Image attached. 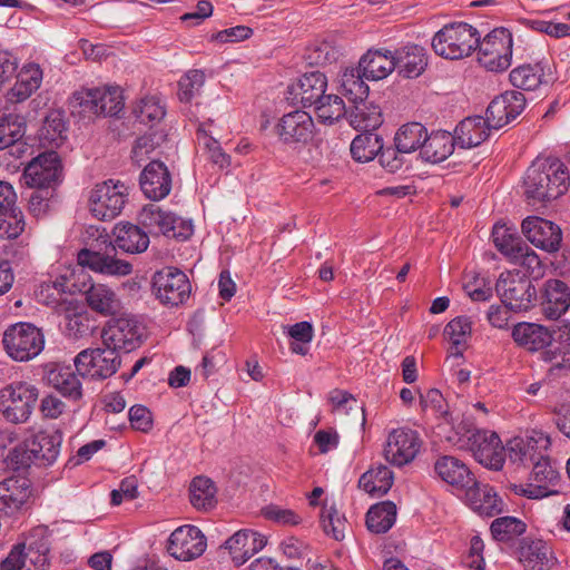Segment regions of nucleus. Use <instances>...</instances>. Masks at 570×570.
I'll return each instance as SVG.
<instances>
[{
  "label": "nucleus",
  "instance_id": "nucleus-1",
  "mask_svg": "<svg viewBox=\"0 0 570 570\" xmlns=\"http://www.w3.org/2000/svg\"><path fill=\"white\" fill-rule=\"evenodd\" d=\"M570 186V174L556 157H538L523 178L524 196L531 206H546L564 195Z\"/></svg>",
  "mask_w": 570,
  "mask_h": 570
},
{
  "label": "nucleus",
  "instance_id": "nucleus-2",
  "mask_svg": "<svg viewBox=\"0 0 570 570\" xmlns=\"http://www.w3.org/2000/svg\"><path fill=\"white\" fill-rule=\"evenodd\" d=\"M448 441L459 449L471 451L474 459L488 469L499 471L503 468L505 448L493 431L459 426L453 436H448Z\"/></svg>",
  "mask_w": 570,
  "mask_h": 570
},
{
  "label": "nucleus",
  "instance_id": "nucleus-3",
  "mask_svg": "<svg viewBox=\"0 0 570 570\" xmlns=\"http://www.w3.org/2000/svg\"><path fill=\"white\" fill-rule=\"evenodd\" d=\"M479 45V31L465 22H452L439 30L432 39L434 52L456 60L470 56Z\"/></svg>",
  "mask_w": 570,
  "mask_h": 570
},
{
  "label": "nucleus",
  "instance_id": "nucleus-4",
  "mask_svg": "<svg viewBox=\"0 0 570 570\" xmlns=\"http://www.w3.org/2000/svg\"><path fill=\"white\" fill-rule=\"evenodd\" d=\"M2 343L11 360L28 362L37 357L45 348V336L41 330L33 324L19 322L4 331Z\"/></svg>",
  "mask_w": 570,
  "mask_h": 570
},
{
  "label": "nucleus",
  "instance_id": "nucleus-5",
  "mask_svg": "<svg viewBox=\"0 0 570 570\" xmlns=\"http://www.w3.org/2000/svg\"><path fill=\"white\" fill-rule=\"evenodd\" d=\"M39 397L38 389L28 382L18 381L0 390V413L7 422H27Z\"/></svg>",
  "mask_w": 570,
  "mask_h": 570
},
{
  "label": "nucleus",
  "instance_id": "nucleus-6",
  "mask_svg": "<svg viewBox=\"0 0 570 570\" xmlns=\"http://www.w3.org/2000/svg\"><path fill=\"white\" fill-rule=\"evenodd\" d=\"M478 60L489 71L507 70L512 59V36L504 28H497L482 40L479 36Z\"/></svg>",
  "mask_w": 570,
  "mask_h": 570
},
{
  "label": "nucleus",
  "instance_id": "nucleus-7",
  "mask_svg": "<svg viewBox=\"0 0 570 570\" xmlns=\"http://www.w3.org/2000/svg\"><path fill=\"white\" fill-rule=\"evenodd\" d=\"M127 197V186L119 180L109 179L97 184L90 191L89 209L96 218L111 220L121 214Z\"/></svg>",
  "mask_w": 570,
  "mask_h": 570
},
{
  "label": "nucleus",
  "instance_id": "nucleus-8",
  "mask_svg": "<svg viewBox=\"0 0 570 570\" xmlns=\"http://www.w3.org/2000/svg\"><path fill=\"white\" fill-rule=\"evenodd\" d=\"M153 292L161 305L177 307L189 298L191 285L184 272L168 266L154 274Z\"/></svg>",
  "mask_w": 570,
  "mask_h": 570
},
{
  "label": "nucleus",
  "instance_id": "nucleus-9",
  "mask_svg": "<svg viewBox=\"0 0 570 570\" xmlns=\"http://www.w3.org/2000/svg\"><path fill=\"white\" fill-rule=\"evenodd\" d=\"M138 219L151 234H161L179 239H187L193 235L190 220L184 219L155 204L145 206Z\"/></svg>",
  "mask_w": 570,
  "mask_h": 570
},
{
  "label": "nucleus",
  "instance_id": "nucleus-10",
  "mask_svg": "<svg viewBox=\"0 0 570 570\" xmlns=\"http://www.w3.org/2000/svg\"><path fill=\"white\" fill-rule=\"evenodd\" d=\"M497 292L505 307L513 312L528 311L537 297L531 281L520 271L502 273L497 282Z\"/></svg>",
  "mask_w": 570,
  "mask_h": 570
},
{
  "label": "nucleus",
  "instance_id": "nucleus-11",
  "mask_svg": "<svg viewBox=\"0 0 570 570\" xmlns=\"http://www.w3.org/2000/svg\"><path fill=\"white\" fill-rule=\"evenodd\" d=\"M82 377L104 380L114 375L121 364L119 354L111 347L82 350L73 360Z\"/></svg>",
  "mask_w": 570,
  "mask_h": 570
},
{
  "label": "nucleus",
  "instance_id": "nucleus-12",
  "mask_svg": "<svg viewBox=\"0 0 570 570\" xmlns=\"http://www.w3.org/2000/svg\"><path fill=\"white\" fill-rule=\"evenodd\" d=\"M422 444L417 431L407 426L393 429L386 438L383 454L389 463L403 466L416 458Z\"/></svg>",
  "mask_w": 570,
  "mask_h": 570
},
{
  "label": "nucleus",
  "instance_id": "nucleus-13",
  "mask_svg": "<svg viewBox=\"0 0 570 570\" xmlns=\"http://www.w3.org/2000/svg\"><path fill=\"white\" fill-rule=\"evenodd\" d=\"M532 464L530 482L515 485L514 492L529 499H542L557 493L554 487L559 481V472L551 460L542 452Z\"/></svg>",
  "mask_w": 570,
  "mask_h": 570
},
{
  "label": "nucleus",
  "instance_id": "nucleus-14",
  "mask_svg": "<svg viewBox=\"0 0 570 570\" xmlns=\"http://www.w3.org/2000/svg\"><path fill=\"white\" fill-rule=\"evenodd\" d=\"M33 489L29 479L11 476L0 482V513L16 518L30 508Z\"/></svg>",
  "mask_w": 570,
  "mask_h": 570
},
{
  "label": "nucleus",
  "instance_id": "nucleus-15",
  "mask_svg": "<svg viewBox=\"0 0 570 570\" xmlns=\"http://www.w3.org/2000/svg\"><path fill=\"white\" fill-rule=\"evenodd\" d=\"M142 331L134 317H119L110 320L101 332V340L106 347L117 353H129L140 345Z\"/></svg>",
  "mask_w": 570,
  "mask_h": 570
},
{
  "label": "nucleus",
  "instance_id": "nucleus-16",
  "mask_svg": "<svg viewBox=\"0 0 570 570\" xmlns=\"http://www.w3.org/2000/svg\"><path fill=\"white\" fill-rule=\"evenodd\" d=\"M551 445L550 436L541 430H531L524 436L511 439L505 449V458L513 464L525 465L546 452Z\"/></svg>",
  "mask_w": 570,
  "mask_h": 570
},
{
  "label": "nucleus",
  "instance_id": "nucleus-17",
  "mask_svg": "<svg viewBox=\"0 0 570 570\" xmlns=\"http://www.w3.org/2000/svg\"><path fill=\"white\" fill-rule=\"evenodd\" d=\"M315 125L312 116L303 110L285 114L276 124L275 131L285 145H306L313 139Z\"/></svg>",
  "mask_w": 570,
  "mask_h": 570
},
{
  "label": "nucleus",
  "instance_id": "nucleus-18",
  "mask_svg": "<svg viewBox=\"0 0 570 570\" xmlns=\"http://www.w3.org/2000/svg\"><path fill=\"white\" fill-rule=\"evenodd\" d=\"M61 161L55 151L40 154L33 158L23 170L28 186L45 189L56 185L61 177Z\"/></svg>",
  "mask_w": 570,
  "mask_h": 570
},
{
  "label": "nucleus",
  "instance_id": "nucleus-19",
  "mask_svg": "<svg viewBox=\"0 0 570 570\" xmlns=\"http://www.w3.org/2000/svg\"><path fill=\"white\" fill-rule=\"evenodd\" d=\"M207 547L206 538L195 525L177 528L169 537L167 550L177 560L189 561L200 557Z\"/></svg>",
  "mask_w": 570,
  "mask_h": 570
},
{
  "label": "nucleus",
  "instance_id": "nucleus-20",
  "mask_svg": "<svg viewBox=\"0 0 570 570\" xmlns=\"http://www.w3.org/2000/svg\"><path fill=\"white\" fill-rule=\"evenodd\" d=\"M525 107V97L517 90L497 96L487 109V119L493 129H500L515 119Z\"/></svg>",
  "mask_w": 570,
  "mask_h": 570
},
{
  "label": "nucleus",
  "instance_id": "nucleus-21",
  "mask_svg": "<svg viewBox=\"0 0 570 570\" xmlns=\"http://www.w3.org/2000/svg\"><path fill=\"white\" fill-rule=\"evenodd\" d=\"M522 233L535 247L546 252H557L562 233L558 225L538 216H529L522 222Z\"/></svg>",
  "mask_w": 570,
  "mask_h": 570
},
{
  "label": "nucleus",
  "instance_id": "nucleus-22",
  "mask_svg": "<svg viewBox=\"0 0 570 570\" xmlns=\"http://www.w3.org/2000/svg\"><path fill=\"white\" fill-rule=\"evenodd\" d=\"M140 187L153 200L165 198L171 190V176L167 166L158 160L150 161L140 174Z\"/></svg>",
  "mask_w": 570,
  "mask_h": 570
},
{
  "label": "nucleus",
  "instance_id": "nucleus-23",
  "mask_svg": "<svg viewBox=\"0 0 570 570\" xmlns=\"http://www.w3.org/2000/svg\"><path fill=\"white\" fill-rule=\"evenodd\" d=\"M267 543L265 535L253 530H239L225 541L233 562L236 566L244 564L255 553L259 552Z\"/></svg>",
  "mask_w": 570,
  "mask_h": 570
},
{
  "label": "nucleus",
  "instance_id": "nucleus-24",
  "mask_svg": "<svg viewBox=\"0 0 570 570\" xmlns=\"http://www.w3.org/2000/svg\"><path fill=\"white\" fill-rule=\"evenodd\" d=\"M394 70L400 76L414 79L421 76L429 65L426 50L415 43H407L393 52Z\"/></svg>",
  "mask_w": 570,
  "mask_h": 570
},
{
  "label": "nucleus",
  "instance_id": "nucleus-25",
  "mask_svg": "<svg viewBox=\"0 0 570 570\" xmlns=\"http://www.w3.org/2000/svg\"><path fill=\"white\" fill-rule=\"evenodd\" d=\"M519 560L525 570H551L557 563L551 547L541 539H524L519 549Z\"/></svg>",
  "mask_w": 570,
  "mask_h": 570
},
{
  "label": "nucleus",
  "instance_id": "nucleus-26",
  "mask_svg": "<svg viewBox=\"0 0 570 570\" xmlns=\"http://www.w3.org/2000/svg\"><path fill=\"white\" fill-rule=\"evenodd\" d=\"M77 259L80 266L109 276H127L132 271L131 264L127 261L87 248L78 253Z\"/></svg>",
  "mask_w": 570,
  "mask_h": 570
},
{
  "label": "nucleus",
  "instance_id": "nucleus-27",
  "mask_svg": "<svg viewBox=\"0 0 570 570\" xmlns=\"http://www.w3.org/2000/svg\"><path fill=\"white\" fill-rule=\"evenodd\" d=\"M327 78L321 71L306 72L291 87V94L304 108H311L318 99L325 96Z\"/></svg>",
  "mask_w": 570,
  "mask_h": 570
},
{
  "label": "nucleus",
  "instance_id": "nucleus-28",
  "mask_svg": "<svg viewBox=\"0 0 570 570\" xmlns=\"http://www.w3.org/2000/svg\"><path fill=\"white\" fill-rule=\"evenodd\" d=\"M31 452L36 453L38 465H51L56 462L62 443V434L56 429H46L29 439Z\"/></svg>",
  "mask_w": 570,
  "mask_h": 570
},
{
  "label": "nucleus",
  "instance_id": "nucleus-29",
  "mask_svg": "<svg viewBox=\"0 0 570 570\" xmlns=\"http://www.w3.org/2000/svg\"><path fill=\"white\" fill-rule=\"evenodd\" d=\"M434 468L438 475L453 487L468 490L471 485H475L476 480L468 465L454 456L440 458Z\"/></svg>",
  "mask_w": 570,
  "mask_h": 570
},
{
  "label": "nucleus",
  "instance_id": "nucleus-30",
  "mask_svg": "<svg viewBox=\"0 0 570 570\" xmlns=\"http://www.w3.org/2000/svg\"><path fill=\"white\" fill-rule=\"evenodd\" d=\"M512 337L519 346L530 352L548 347L553 340L551 332L547 327L528 322L515 324L512 330Z\"/></svg>",
  "mask_w": 570,
  "mask_h": 570
},
{
  "label": "nucleus",
  "instance_id": "nucleus-31",
  "mask_svg": "<svg viewBox=\"0 0 570 570\" xmlns=\"http://www.w3.org/2000/svg\"><path fill=\"white\" fill-rule=\"evenodd\" d=\"M114 247L129 254H139L149 246L148 234L139 226L131 223H118L114 230Z\"/></svg>",
  "mask_w": 570,
  "mask_h": 570
},
{
  "label": "nucleus",
  "instance_id": "nucleus-32",
  "mask_svg": "<svg viewBox=\"0 0 570 570\" xmlns=\"http://www.w3.org/2000/svg\"><path fill=\"white\" fill-rule=\"evenodd\" d=\"M493 129L489 120L481 116L468 117L455 128L454 138L462 148H473L481 145Z\"/></svg>",
  "mask_w": 570,
  "mask_h": 570
},
{
  "label": "nucleus",
  "instance_id": "nucleus-33",
  "mask_svg": "<svg viewBox=\"0 0 570 570\" xmlns=\"http://www.w3.org/2000/svg\"><path fill=\"white\" fill-rule=\"evenodd\" d=\"M543 312L550 320H558L570 306V291L566 283L549 279L544 284Z\"/></svg>",
  "mask_w": 570,
  "mask_h": 570
},
{
  "label": "nucleus",
  "instance_id": "nucleus-34",
  "mask_svg": "<svg viewBox=\"0 0 570 570\" xmlns=\"http://www.w3.org/2000/svg\"><path fill=\"white\" fill-rule=\"evenodd\" d=\"M465 495L470 508L480 515L494 517L502 511V500L487 484L475 481V485H471Z\"/></svg>",
  "mask_w": 570,
  "mask_h": 570
},
{
  "label": "nucleus",
  "instance_id": "nucleus-35",
  "mask_svg": "<svg viewBox=\"0 0 570 570\" xmlns=\"http://www.w3.org/2000/svg\"><path fill=\"white\" fill-rule=\"evenodd\" d=\"M78 375L70 365L55 364L47 372L46 379L63 396L78 400L82 396V386Z\"/></svg>",
  "mask_w": 570,
  "mask_h": 570
},
{
  "label": "nucleus",
  "instance_id": "nucleus-36",
  "mask_svg": "<svg viewBox=\"0 0 570 570\" xmlns=\"http://www.w3.org/2000/svg\"><path fill=\"white\" fill-rule=\"evenodd\" d=\"M358 67L366 80H381L394 70L393 52L368 50L358 62Z\"/></svg>",
  "mask_w": 570,
  "mask_h": 570
},
{
  "label": "nucleus",
  "instance_id": "nucleus-37",
  "mask_svg": "<svg viewBox=\"0 0 570 570\" xmlns=\"http://www.w3.org/2000/svg\"><path fill=\"white\" fill-rule=\"evenodd\" d=\"M85 293L88 306L101 315H114L121 308L117 293L108 285L91 284Z\"/></svg>",
  "mask_w": 570,
  "mask_h": 570
},
{
  "label": "nucleus",
  "instance_id": "nucleus-38",
  "mask_svg": "<svg viewBox=\"0 0 570 570\" xmlns=\"http://www.w3.org/2000/svg\"><path fill=\"white\" fill-rule=\"evenodd\" d=\"M455 144L454 136L449 131H434L431 135L426 134V139H424L420 154L429 163H441L453 153Z\"/></svg>",
  "mask_w": 570,
  "mask_h": 570
},
{
  "label": "nucleus",
  "instance_id": "nucleus-39",
  "mask_svg": "<svg viewBox=\"0 0 570 570\" xmlns=\"http://www.w3.org/2000/svg\"><path fill=\"white\" fill-rule=\"evenodd\" d=\"M42 70L39 65L29 62L23 65L16 76V83L10 90V99L23 101L35 92L42 82Z\"/></svg>",
  "mask_w": 570,
  "mask_h": 570
},
{
  "label": "nucleus",
  "instance_id": "nucleus-40",
  "mask_svg": "<svg viewBox=\"0 0 570 570\" xmlns=\"http://www.w3.org/2000/svg\"><path fill=\"white\" fill-rule=\"evenodd\" d=\"M360 67H347L338 76V90L350 102H360L368 96L370 88Z\"/></svg>",
  "mask_w": 570,
  "mask_h": 570
},
{
  "label": "nucleus",
  "instance_id": "nucleus-41",
  "mask_svg": "<svg viewBox=\"0 0 570 570\" xmlns=\"http://www.w3.org/2000/svg\"><path fill=\"white\" fill-rule=\"evenodd\" d=\"M353 108L348 114V120L356 130L373 131L383 122L381 109L377 105L361 100L352 102Z\"/></svg>",
  "mask_w": 570,
  "mask_h": 570
},
{
  "label": "nucleus",
  "instance_id": "nucleus-42",
  "mask_svg": "<svg viewBox=\"0 0 570 570\" xmlns=\"http://www.w3.org/2000/svg\"><path fill=\"white\" fill-rule=\"evenodd\" d=\"M393 484V472L379 463L368 469L358 480V487L372 497H382Z\"/></svg>",
  "mask_w": 570,
  "mask_h": 570
},
{
  "label": "nucleus",
  "instance_id": "nucleus-43",
  "mask_svg": "<svg viewBox=\"0 0 570 570\" xmlns=\"http://www.w3.org/2000/svg\"><path fill=\"white\" fill-rule=\"evenodd\" d=\"M426 128L420 122H409L400 127L394 137L397 151L410 154L422 149L426 139Z\"/></svg>",
  "mask_w": 570,
  "mask_h": 570
},
{
  "label": "nucleus",
  "instance_id": "nucleus-44",
  "mask_svg": "<svg viewBox=\"0 0 570 570\" xmlns=\"http://www.w3.org/2000/svg\"><path fill=\"white\" fill-rule=\"evenodd\" d=\"M396 520V505L391 501H384L371 507L366 514V525L371 532L385 533Z\"/></svg>",
  "mask_w": 570,
  "mask_h": 570
},
{
  "label": "nucleus",
  "instance_id": "nucleus-45",
  "mask_svg": "<svg viewBox=\"0 0 570 570\" xmlns=\"http://www.w3.org/2000/svg\"><path fill=\"white\" fill-rule=\"evenodd\" d=\"M383 149V139L373 131H364L351 144V155L358 163L373 160Z\"/></svg>",
  "mask_w": 570,
  "mask_h": 570
},
{
  "label": "nucleus",
  "instance_id": "nucleus-46",
  "mask_svg": "<svg viewBox=\"0 0 570 570\" xmlns=\"http://www.w3.org/2000/svg\"><path fill=\"white\" fill-rule=\"evenodd\" d=\"M472 332V322L468 316H458L444 327V336L451 342V354L460 357Z\"/></svg>",
  "mask_w": 570,
  "mask_h": 570
},
{
  "label": "nucleus",
  "instance_id": "nucleus-47",
  "mask_svg": "<svg viewBox=\"0 0 570 570\" xmlns=\"http://www.w3.org/2000/svg\"><path fill=\"white\" fill-rule=\"evenodd\" d=\"M311 108L324 125H333L347 114L343 99L333 94H325Z\"/></svg>",
  "mask_w": 570,
  "mask_h": 570
},
{
  "label": "nucleus",
  "instance_id": "nucleus-48",
  "mask_svg": "<svg viewBox=\"0 0 570 570\" xmlns=\"http://www.w3.org/2000/svg\"><path fill=\"white\" fill-rule=\"evenodd\" d=\"M509 78L515 88L534 90L543 81V68L540 63L521 65L511 70Z\"/></svg>",
  "mask_w": 570,
  "mask_h": 570
},
{
  "label": "nucleus",
  "instance_id": "nucleus-49",
  "mask_svg": "<svg viewBox=\"0 0 570 570\" xmlns=\"http://www.w3.org/2000/svg\"><path fill=\"white\" fill-rule=\"evenodd\" d=\"M45 530L36 529L27 543V559L33 564L36 570H46L49 566V544L43 538Z\"/></svg>",
  "mask_w": 570,
  "mask_h": 570
},
{
  "label": "nucleus",
  "instance_id": "nucleus-50",
  "mask_svg": "<svg viewBox=\"0 0 570 570\" xmlns=\"http://www.w3.org/2000/svg\"><path fill=\"white\" fill-rule=\"evenodd\" d=\"M214 482L205 476H197L190 484V502L197 509H210L216 503Z\"/></svg>",
  "mask_w": 570,
  "mask_h": 570
},
{
  "label": "nucleus",
  "instance_id": "nucleus-51",
  "mask_svg": "<svg viewBox=\"0 0 570 570\" xmlns=\"http://www.w3.org/2000/svg\"><path fill=\"white\" fill-rule=\"evenodd\" d=\"M96 97L99 115L115 116L124 108L122 92L118 86L96 88Z\"/></svg>",
  "mask_w": 570,
  "mask_h": 570
},
{
  "label": "nucleus",
  "instance_id": "nucleus-52",
  "mask_svg": "<svg viewBox=\"0 0 570 570\" xmlns=\"http://www.w3.org/2000/svg\"><path fill=\"white\" fill-rule=\"evenodd\" d=\"M514 264L519 265L525 277L539 279L544 275V267L539 256L527 245H522L510 258Z\"/></svg>",
  "mask_w": 570,
  "mask_h": 570
},
{
  "label": "nucleus",
  "instance_id": "nucleus-53",
  "mask_svg": "<svg viewBox=\"0 0 570 570\" xmlns=\"http://www.w3.org/2000/svg\"><path fill=\"white\" fill-rule=\"evenodd\" d=\"M527 525L515 517H501L492 521L490 530L497 541L508 542L525 532Z\"/></svg>",
  "mask_w": 570,
  "mask_h": 570
},
{
  "label": "nucleus",
  "instance_id": "nucleus-54",
  "mask_svg": "<svg viewBox=\"0 0 570 570\" xmlns=\"http://www.w3.org/2000/svg\"><path fill=\"white\" fill-rule=\"evenodd\" d=\"M26 127L22 118L16 114L0 118V150L13 145L24 135Z\"/></svg>",
  "mask_w": 570,
  "mask_h": 570
},
{
  "label": "nucleus",
  "instance_id": "nucleus-55",
  "mask_svg": "<svg viewBox=\"0 0 570 570\" xmlns=\"http://www.w3.org/2000/svg\"><path fill=\"white\" fill-rule=\"evenodd\" d=\"M165 114V107L154 96L142 98L134 108L136 119L141 124L150 126L160 121Z\"/></svg>",
  "mask_w": 570,
  "mask_h": 570
},
{
  "label": "nucleus",
  "instance_id": "nucleus-56",
  "mask_svg": "<svg viewBox=\"0 0 570 570\" xmlns=\"http://www.w3.org/2000/svg\"><path fill=\"white\" fill-rule=\"evenodd\" d=\"M197 139L199 144H203L205 149L208 151V156L212 163L217 165L219 168H227L230 165V157L220 147V144L213 138L205 124H200L197 129Z\"/></svg>",
  "mask_w": 570,
  "mask_h": 570
},
{
  "label": "nucleus",
  "instance_id": "nucleus-57",
  "mask_svg": "<svg viewBox=\"0 0 570 570\" xmlns=\"http://www.w3.org/2000/svg\"><path fill=\"white\" fill-rule=\"evenodd\" d=\"M321 523L324 532L335 540H343L346 530V519L335 507H324L321 513Z\"/></svg>",
  "mask_w": 570,
  "mask_h": 570
},
{
  "label": "nucleus",
  "instance_id": "nucleus-58",
  "mask_svg": "<svg viewBox=\"0 0 570 570\" xmlns=\"http://www.w3.org/2000/svg\"><path fill=\"white\" fill-rule=\"evenodd\" d=\"M420 404L424 412L430 411L446 423H452L448 403L439 390L430 389L426 393L421 394Z\"/></svg>",
  "mask_w": 570,
  "mask_h": 570
},
{
  "label": "nucleus",
  "instance_id": "nucleus-59",
  "mask_svg": "<svg viewBox=\"0 0 570 570\" xmlns=\"http://www.w3.org/2000/svg\"><path fill=\"white\" fill-rule=\"evenodd\" d=\"M492 238L498 250L509 258L523 245L520 238L505 225H494Z\"/></svg>",
  "mask_w": 570,
  "mask_h": 570
},
{
  "label": "nucleus",
  "instance_id": "nucleus-60",
  "mask_svg": "<svg viewBox=\"0 0 570 570\" xmlns=\"http://www.w3.org/2000/svg\"><path fill=\"white\" fill-rule=\"evenodd\" d=\"M67 126L60 112L49 114L43 122L42 136L55 146H60L67 138Z\"/></svg>",
  "mask_w": 570,
  "mask_h": 570
},
{
  "label": "nucleus",
  "instance_id": "nucleus-61",
  "mask_svg": "<svg viewBox=\"0 0 570 570\" xmlns=\"http://www.w3.org/2000/svg\"><path fill=\"white\" fill-rule=\"evenodd\" d=\"M97 101L96 88L81 89L73 92L70 99V108L72 112L98 116Z\"/></svg>",
  "mask_w": 570,
  "mask_h": 570
},
{
  "label": "nucleus",
  "instance_id": "nucleus-62",
  "mask_svg": "<svg viewBox=\"0 0 570 570\" xmlns=\"http://www.w3.org/2000/svg\"><path fill=\"white\" fill-rule=\"evenodd\" d=\"M26 227L23 215L12 208L9 213L0 215V238H17Z\"/></svg>",
  "mask_w": 570,
  "mask_h": 570
},
{
  "label": "nucleus",
  "instance_id": "nucleus-63",
  "mask_svg": "<svg viewBox=\"0 0 570 570\" xmlns=\"http://www.w3.org/2000/svg\"><path fill=\"white\" fill-rule=\"evenodd\" d=\"M205 75L200 70H189L178 82L180 101L188 102L204 85Z\"/></svg>",
  "mask_w": 570,
  "mask_h": 570
},
{
  "label": "nucleus",
  "instance_id": "nucleus-64",
  "mask_svg": "<svg viewBox=\"0 0 570 570\" xmlns=\"http://www.w3.org/2000/svg\"><path fill=\"white\" fill-rule=\"evenodd\" d=\"M7 460L14 470L29 468L31 464H38L37 455L31 452V445L28 439L10 451Z\"/></svg>",
  "mask_w": 570,
  "mask_h": 570
}]
</instances>
